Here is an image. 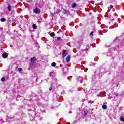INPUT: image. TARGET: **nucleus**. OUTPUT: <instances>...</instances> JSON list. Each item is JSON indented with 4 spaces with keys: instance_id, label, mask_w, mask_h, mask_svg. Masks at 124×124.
Masks as SVG:
<instances>
[{
    "instance_id": "nucleus-8",
    "label": "nucleus",
    "mask_w": 124,
    "mask_h": 124,
    "mask_svg": "<svg viewBox=\"0 0 124 124\" xmlns=\"http://www.w3.org/2000/svg\"><path fill=\"white\" fill-rule=\"evenodd\" d=\"M102 109H104V110L107 109V106L106 105H103L102 107Z\"/></svg>"
},
{
    "instance_id": "nucleus-16",
    "label": "nucleus",
    "mask_w": 124,
    "mask_h": 124,
    "mask_svg": "<svg viewBox=\"0 0 124 124\" xmlns=\"http://www.w3.org/2000/svg\"><path fill=\"white\" fill-rule=\"evenodd\" d=\"M18 71L19 72H21V71H23V70L22 69V68H19L18 69Z\"/></svg>"
},
{
    "instance_id": "nucleus-4",
    "label": "nucleus",
    "mask_w": 124,
    "mask_h": 124,
    "mask_svg": "<svg viewBox=\"0 0 124 124\" xmlns=\"http://www.w3.org/2000/svg\"><path fill=\"white\" fill-rule=\"evenodd\" d=\"M66 55H67V52H63L62 54V57H63V58H64V57H66Z\"/></svg>"
},
{
    "instance_id": "nucleus-1",
    "label": "nucleus",
    "mask_w": 124,
    "mask_h": 124,
    "mask_svg": "<svg viewBox=\"0 0 124 124\" xmlns=\"http://www.w3.org/2000/svg\"><path fill=\"white\" fill-rule=\"evenodd\" d=\"M33 12L36 14H40V12H41V11H40V9L39 8H35L33 9Z\"/></svg>"
},
{
    "instance_id": "nucleus-5",
    "label": "nucleus",
    "mask_w": 124,
    "mask_h": 124,
    "mask_svg": "<svg viewBox=\"0 0 124 124\" xmlns=\"http://www.w3.org/2000/svg\"><path fill=\"white\" fill-rule=\"evenodd\" d=\"M88 113H89V112L87 110L84 111V117H87V116H88Z\"/></svg>"
},
{
    "instance_id": "nucleus-18",
    "label": "nucleus",
    "mask_w": 124,
    "mask_h": 124,
    "mask_svg": "<svg viewBox=\"0 0 124 124\" xmlns=\"http://www.w3.org/2000/svg\"><path fill=\"white\" fill-rule=\"evenodd\" d=\"M0 122H1V124H3V123H4V121L2 119H0Z\"/></svg>"
},
{
    "instance_id": "nucleus-19",
    "label": "nucleus",
    "mask_w": 124,
    "mask_h": 124,
    "mask_svg": "<svg viewBox=\"0 0 124 124\" xmlns=\"http://www.w3.org/2000/svg\"><path fill=\"white\" fill-rule=\"evenodd\" d=\"M41 21H42V18L41 19V20H38V23L40 24V23H41Z\"/></svg>"
},
{
    "instance_id": "nucleus-2",
    "label": "nucleus",
    "mask_w": 124,
    "mask_h": 124,
    "mask_svg": "<svg viewBox=\"0 0 124 124\" xmlns=\"http://www.w3.org/2000/svg\"><path fill=\"white\" fill-rule=\"evenodd\" d=\"M2 57L4 59H6V58H7V57H8V54H7V53L5 52V53H4L2 54Z\"/></svg>"
},
{
    "instance_id": "nucleus-14",
    "label": "nucleus",
    "mask_w": 124,
    "mask_h": 124,
    "mask_svg": "<svg viewBox=\"0 0 124 124\" xmlns=\"http://www.w3.org/2000/svg\"><path fill=\"white\" fill-rule=\"evenodd\" d=\"M51 65L53 67H55L56 66V62H53L51 63Z\"/></svg>"
},
{
    "instance_id": "nucleus-17",
    "label": "nucleus",
    "mask_w": 124,
    "mask_h": 124,
    "mask_svg": "<svg viewBox=\"0 0 124 124\" xmlns=\"http://www.w3.org/2000/svg\"><path fill=\"white\" fill-rule=\"evenodd\" d=\"M93 33H94L93 31H92L90 33V35H91V36H93Z\"/></svg>"
},
{
    "instance_id": "nucleus-21",
    "label": "nucleus",
    "mask_w": 124,
    "mask_h": 124,
    "mask_svg": "<svg viewBox=\"0 0 124 124\" xmlns=\"http://www.w3.org/2000/svg\"><path fill=\"white\" fill-rule=\"evenodd\" d=\"M110 8L112 9L113 8V5H110Z\"/></svg>"
},
{
    "instance_id": "nucleus-22",
    "label": "nucleus",
    "mask_w": 124,
    "mask_h": 124,
    "mask_svg": "<svg viewBox=\"0 0 124 124\" xmlns=\"http://www.w3.org/2000/svg\"><path fill=\"white\" fill-rule=\"evenodd\" d=\"M52 89V87L49 88V90H50V91H51Z\"/></svg>"
},
{
    "instance_id": "nucleus-12",
    "label": "nucleus",
    "mask_w": 124,
    "mask_h": 124,
    "mask_svg": "<svg viewBox=\"0 0 124 124\" xmlns=\"http://www.w3.org/2000/svg\"><path fill=\"white\" fill-rule=\"evenodd\" d=\"M0 21L1 22H5V21H6V19H5V18H1L0 19Z\"/></svg>"
},
{
    "instance_id": "nucleus-7",
    "label": "nucleus",
    "mask_w": 124,
    "mask_h": 124,
    "mask_svg": "<svg viewBox=\"0 0 124 124\" xmlns=\"http://www.w3.org/2000/svg\"><path fill=\"white\" fill-rule=\"evenodd\" d=\"M32 28L33 29V30H36V29H37V26H36L35 24H34L32 25Z\"/></svg>"
},
{
    "instance_id": "nucleus-6",
    "label": "nucleus",
    "mask_w": 124,
    "mask_h": 124,
    "mask_svg": "<svg viewBox=\"0 0 124 124\" xmlns=\"http://www.w3.org/2000/svg\"><path fill=\"white\" fill-rule=\"evenodd\" d=\"M66 61L67 62H69V61H70V56L68 55L67 56V57L66 58Z\"/></svg>"
},
{
    "instance_id": "nucleus-15",
    "label": "nucleus",
    "mask_w": 124,
    "mask_h": 124,
    "mask_svg": "<svg viewBox=\"0 0 124 124\" xmlns=\"http://www.w3.org/2000/svg\"><path fill=\"white\" fill-rule=\"evenodd\" d=\"M1 80L2 81V82H5V78H1Z\"/></svg>"
},
{
    "instance_id": "nucleus-23",
    "label": "nucleus",
    "mask_w": 124,
    "mask_h": 124,
    "mask_svg": "<svg viewBox=\"0 0 124 124\" xmlns=\"http://www.w3.org/2000/svg\"><path fill=\"white\" fill-rule=\"evenodd\" d=\"M116 47H117V48H119V46H117Z\"/></svg>"
},
{
    "instance_id": "nucleus-9",
    "label": "nucleus",
    "mask_w": 124,
    "mask_h": 124,
    "mask_svg": "<svg viewBox=\"0 0 124 124\" xmlns=\"http://www.w3.org/2000/svg\"><path fill=\"white\" fill-rule=\"evenodd\" d=\"M11 5H9L7 7V9L8 10V11H11Z\"/></svg>"
},
{
    "instance_id": "nucleus-3",
    "label": "nucleus",
    "mask_w": 124,
    "mask_h": 124,
    "mask_svg": "<svg viewBox=\"0 0 124 124\" xmlns=\"http://www.w3.org/2000/svg\"><path fill=\"white\" fill-rule=\"evenodd\" d=\"M35 61H36V58H35V57H33L31 59V62H35Z\"/></svg>"
},
{
    "instance_id": "nucleus-20",
    "label": "nucleus",
    "mask_w": 124,
    "mask_h": 124,
    "mask_svg": "<svg viewBox=\"0 0 124 124\" xmlns=\"http://www.w3.org/2000/svg\"><path fill=\"white\" fill-rule=\"evenodd\" d=\"M61 37H57V40H61Z\"/></svg>"
},
{
    "instance_id": "nucleus-13",
    "label": "nucleus",
    "mask_w": 124,
    "mask_h": 124,
    "mask_svg": "<svg viewBox=\"0 0 124 124\" xmlns=\"http://www.w3.org/2000/svg\"><path fill=\"white\" fill-rule=\"evenodd\" d=\"M65 14H68L69 13V11H68L67 10H64Z\"/></svg>"
},
{
    "instance_id": "nucleus-11",
    "label": "nucleus",
    "mask_w": 124,
    "mask_h": 124,
    "mask_svg": "<svg viewBox=\"0 0 124 124\" xmlns=\"http://www.w3.org/2000/svg\"><path fill=\"white\" fill-rule=\"evenodd\" d=\"M50 35L51 37H54V36H55V32H52L50 33Z\"/></svg>"
},
{
    "instance_id": "nucleus-10",
    "label": "nucleus",
    "mask_w": 124,
    "mask_h": 124,
    "mask_svg": "<svg viewBox=\"0 0 124 124\" xmlns=\"http://www.w3.org/2000/svg\"><path fill=\"white\" fill-rule=\"evenodd\" d=\"M77 5V4H76V3H74L73 4H72V8H75V7H76Z\"/></svg>"
}]
</instances>
